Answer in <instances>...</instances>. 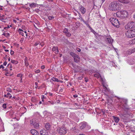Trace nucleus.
Instances as JSON below:
<instances>
[{
  "mask_svg": "<svg viewBox=\"0 0 135 135\" xmlns=\"http://www.w3.org/2000/svg\"><path fill=\"white\" fill-rule=\"evenodd\" d=\"M79 22H76V26L77 27H76V28H77L78 27V24H79Z\"/></svg>",
  "mask_w": 135,
  "mask_h": 135,
  "instance_id": "48",
  "label": "nucleus"
},
{
  "mask_svg": "<svg viewBox=\"0 0 135 135\" xmlns=\"http://www.w3.org/2000/svg\"><path fill=\"white\" fill-rule=\"evenodd\" d=\"M129 3V0H124L123 3Z\"/></svg>",
  "mask_w": 135,
  "mask_h": 135,
  "instance_id": "28",
  "label": "nucleus"
},
{
  "mask_svg": "<svg viewBox=\"0 0 135 135\" xmlns=\"http://www.w3.org/2000/svg\"><path fill=\"white\" fill-rule=\"evenodd\" d=\"M131 51L132 54L135 52V48H133L132 49H131Z\"/></svg>",
  "mask_w": 135,
  "mask_h": 135,
  "instance_id": "26",
  "label": "nucleus"
},
{
  "mask_svg": "<svg viewBox=\"0 0 135 135\" xmlns=\"http://www.w3.org/2000/svg\"><path fill=\"white\" fill-rule=\"evenodd\" d=\"M72 66H73V67L75 69L76 68V66L74 64L72 63L71 64Z\"/></svg>",
  "mask_w": 135,
  "mask_h": 135,
  "instance_id": "40",
  "label": "nucleus"
},
{
  "mask_svg": "<svg viewBox=\"0 0 135 135\" xmlns=\"http://www.w3.org/2000/svg\"><path fill=\"white\" fill-rule=\"evenodd\" d=\"M76 50L79 52H80L81 51V49L79 48H77L76 49Z\"/></svg>",
  "mask_w": 135,
  "mask_h": 135,
  "instance_id": "47",
  "label": "nucleus"
},
{
  "mask_svg": "<svg viewBox=\"0 0 135 135\" xmlns=\"http://www.w3.org/2000/svg\"><path fill=\"white\" fill-rule=\"evenodd\" d=\"M123 106L125 107V108L127 109H128V107H127V105L125 104V105H123Z\"/></svg>",
  "mask_w": 135,
  "mask_h": 135,
  "instance_id": "35",
  "label": "nucleus"
},
{
  "mask_svg": "<svg viewBox=\"0 0 135 135\" xmlns=\"http://www.w3.org/2000/svg\"><path fill=\"white\" fill-rule=\"evenodd\" d=\"M1 68L2 69H4V67L2 65H1L0 66V68Z\"/></svg>",
  "mask_w": 135,
  "mask_h": 135,
  "instance_id": "55",
  "label": "nucleus"
},
{
  "mask_svg": "<svg viewBox=\"0 0 135 135\" xmlns=\"http://www.w3.org/2000/svg\"><path fill=\"white\" fill-rule=\"evenodd\" d=\"M135 27V22H129L127 25L125 26V28L126 29H131Z\"/></svg>",
  "mask_w": 135,
  "mask_h": 135,
  "instance_id": "6",
  "label": "nucleus"
},
{
  "mask_svg": "<svg viewBox=\"0 0 135 135\" xmlns=\"http://www.w3.org/2000/svg\"><path fill=\"white\" fill-rule=\"evenodd\" d=\"M103 86L105 87L104 89L105 91H107L108 90V89L104 85H103Z\"/></svg>",
  "mask_w": 135,
  "mask_h": 135,
  "instance_id": "43",
  "label": "nucleus"
},
{
  "mask_svg": "<svg viewBox=\"0 0 135 135\" xmlns=\"http://www.w3.org/2000/svg\"><path fill=\"white\" fill-rule=\"evenodd\" d=\"M30 132L33 135H39V134L38 132L34 129H31L30 130Z\"/></svg>",
  "mask_w": 135,
  "mask_h": 135,
  "instance_id": "10",
  "label": "nucleus"
},
{
  "mask_svg": "<svg viewBox=\"0 0 135 135\" xmlns=\"http://www.w3.org/2000/svg\"><path fill=\"white\" fill-rule=\"evenodd\" d=\"M81 126H80V129L82 130L86 126V124L84 123H81L80 124Z\"/></svg>",
  "mask_w": 135,
  "mask_h": 135,
  "instance_id": "15",
  "label": "nucleus"
},
{
  "mask_svg": "<svg viewBox=\"0 0 135 135\" xmlns=\"http://www.w3.org/2000/svg\"><path fill=\"white\" fill-rule=\"evenodd\" d=\"M83 75H82L81 76H80L79 77H78V79L79 80H81L82 79V78H83Z\"/></svg>",
  "mask_w": 135,
  "mask_h": 135,
  "instance_id": "34",
  "label": "nucleus"
},
{
  "mask_svg": "<svg viewBox=\"0 0 135 135\" xmlns=\"http://www.w3.org/2000/svg\"><path fill=\"white\" fill-rule=\"evenodd\" d=\"M19 31H21H21L23 32V30L21 29V28H19Z\"/></svg>",
  "mask_w": 135,
  "mask_h": 135,
  "instance_id": "60",
  "label": "nucleus"
},
{
  "mask_svg": "<svg viewBox=\"0 0 135 135\" xmlns=\"http://www.w3.org/2000/svg\"><path fill=\"white\" fill-rule=\"evenodd\" d=\"M82 70L83 69L81 67L79 66H77L76 68L74 70V73H76V72H78Z\"/></svg>",
  "mask_w": 135,
  "mask_h": 135,
  "instance_id": "9",
  "label": "nucleus"
},
{
  "mask_svg": "<svg viewBox=\"0 0 135 135\" xmlns=\"http://www.w3.org/2000/svg\"><path fill=\"white\" fill-rule=\"evenodd\" d=\"M78 95L76 94H75L73 95V97L74 98H76L78 97Z\"/></svg>",
  "mask_w": 135,
  "mask_h": 135,
  "instance_id": "58",
  "label": "nucleus"
},
{
  "mask_svg": "<svg viewBox=\"0 0 135 135\" xmlns=\"http://www.w3.org/2000/svg\"><path fill=\"white\" fill-rule=\"evenodd\" d=\"M94 77L97 78H99L100 77V75L97 74H95L94 75Z\"/></svg>",
  "mask_w": 135,
  "mask_h": 135,
  "instance_id": "23",
  "label": "nucleus"
},
{
  "mask_svg": "<svg viewBox=\"0 0 135 135\" xmlns=\"http://www.w3.org/2000/svg\"><path fill=\"white\" fill-rule=\"evenodd\" d=\"M124 0H118V1L120 2L123 3Z\"/></svg>",
  "mask_w": 135,
  "mask_h": 135,
  "instance_id": "51",
  "label": "nucleus"
},
{
  "mask_svg": "<svg viewBox=\"0 0 135 135\" xmlns=\"http://www.w3.org/2000/svg\"><path fill=\"white\" fill-rule=\"evenodd\" d=\"M30 123L31 124H32L34 127L36 129H38L39 128V123L37 119L36 118L30 120Z\"/></svg>",
  "mask_w": 135,
  "mask_h": 135,
  "instance_id": "4",
  "label": "nucleus"
},
{
  "mask_svg": "<svg viewBox=\"0 0 135 135\" xmlns=\"http://www.w3.org/2000/svg\"><path fill=\"white\" fill-rule=\"evenodd\" d=\"M14 53V52L12 50H11V52H10V54L11 55H13V54Z\"/></svg>",
  "mask_w": 135,
  "mask_h": 135,
  "instance_id": "42",
  "label": "nucleus"
},
{
  "mask_svg": "<svg viewBox=\"0 0 135 135\" xmlns=\"http://www.w3.org/2000/svg\"><path fill=\"white\" fill-rule=\"evenodd\" d=\"M120 116L121 118L124 120L126 119V117L125 116V115L123 114H121L120 115Z\"/></svg>",
  "mask_w": 135,
  "mask_h": 135,
  "instance_id": "18",
  "label": "nucleus"
},
{
  "mask_svg": "<svg viewBox=\"0 0 135 135\" xmlns=\"http://www.w3.org/2000/svg\"><path fill=\"white\" fill-rule=\"evenodd\" d=\"M45 126V128L47 130H49L51 127V124L49 123H46Z\"/></svg>",
  "mask_w": 135,
  "mask_h": 135,
  "instance_id": "12",
  "label": "nucleus"
},
{
  "mask_svg": "<svg viewBox=\"0 0 135 135\" xmlns=\"http://www.w3.org/2000/svg\"><path fill=\"white\" fill-rule=\"evenodd\" d=\"M126 35L127 37L132 38L135 37V29H133L128 30L126 33Z\"/></svg>",
  "mask_w": 135,
  "mask_h": 135,
  "instance_id": "2",
  "label": "nucleus"
},
{
  "mask_svg": "<svg viewBox=\"0 0 135 135\" xmlns=\"http://www.w3.org/2000/svg\"><path fill=\"white\" fill-rule=\"evenodd\" d=\"M109 20L113 26L117 27H118L119 22L117 19L112 17L110 18Z\"/></svg>",
  "mask_w": 135,
  "mask_h": 135,
  "instance_id": "5",
  "label": "nucleus"
},
{
  "mask_svg": "<svg viewBox=\"0 0 135 135\" xmlns=\"http://www.w3.org/2000/svg\"><path fill=\"white\" fill-rule=\"evenodd\" d=\"M25 65L26 66H27L29 65V64L28 61H25Z\"/></svg>",
  "mask_w": 135,
  "mask_h": 135,
  "instance_id": "30",
  "label": "nucleus"
},
{
  "mask_svg": "<svg viewBox=\"0 0 135 135\" xmlns=\"http://www.w3.org/2000/svg\"><path fill=\"white\" fill-rule=\"evenodd\" d=\"M63 89L62 88H61L59 90V92H62L63 91Z\"/></svg>",
  "mask_w": 135,
  "mask_h": 135,
  "instance_id": "49",
  "label": "nucleus"
},
{
  "mask_svg": "<svg viewBox=\"0 0 135 135\" xmlns=\"http://www.w3.org/2000/svg\"><path fill=\"white\" fill-rule=\"evenodd\" d=\"M114 120L116 123H118L119 120V118L118 117H115L114 116L113 117Z\"/></svg>",
  "mask_w": 135,
  "mask_h": 135,
  "instance_id": "16",
  "label": "nucleus"
},
{
  "mask_svg": "<svg viewBox=\"0 0 135 135\" xmlns=\"http://www.w3.org/2000/svg\"><path fill=\"white\" fill-rule=\"evenodd\" d=\"M20 34H21L22 36H23V32H20Z\"/></svg>",
  "mask_w": 135,
  "mask_h": 135,
  "instance_id": "57",
  "label": "nucleus"
},
{
  "mask_svg": "<svg viewBox=\"0 0 135 135\" xmlns=\"http://www.w3.org/2000/svg\"><path fill=\"white\" fill-rule=\"evenodd\" d=\"M45 68V66L44 65L42 66L41 67V68L42 69H44Z\"/></svg>",
  "mask_w": 135,
  "mask_h": 135,
  "instance_id": "53",
  "label": "nucleus"
},
{
  "mask_svg": "<svg viewBox=\"0 0 135 135\" xmlns=\"http://www.w3.org/2000/svg\"><path fill=\"white\" fill-rule=\"evenodd\" d=\"M122 7L121 4L119 2L115 1L112 2L109 6V9L112 11H116L120 10Z\"/></svg>",
  "mask_w": 135,
  "mask_h": 135,
  "instance_id": "1",
  "label": "nucleus"
},
{
  "mask_svg": "<svg viewBox=\"0 0 135 135\" xmlns=\"http://www.w3.org/2000/svg\"><path fill=\"white\" fill-rule=\"evenodd\" d=\"M40 135H49L48 132L45 129H43L40 132Z\"/></svg>",
  "mask_w": 135,
  "mask_h": 135,
  "instance_id": "8",
  "label": "nucleus"
},
{
  "mask_svg": "<svg viewBox=\"0 0 135 135\" xmlns=\"http://www.w3.org/2000/svg\"><path fill=\"white\" fill-rule=\"evenodd\" d=\"M2 47H3V48L4 49H6V47H5L4 46H3H3H2Z\"/></svg>",
  "mask_w": 135,
  "mask_h": 135,
  "instance_id": "63",
  "label": "nucleus"
},
{
  "mask_svg": "<svg viewBox=\"0 0 135 135\" xmlns=\"http://www.w3.org/2000/svg\"><path fill=\"white\" fill-rule=\"evenodd\" d=\"M40 71L39 70H37L36 71H35V73H40Z\"/></svg>",
  "mask_w": 135,
  "mask_h": 135,
  "instance_id": "38",
  "label": "nucleus"
},
{
  "mask_svg": "<svg viewBox=\"0 0 135 135\" xmlns=\"http://www.w3.org/2000/svg\"><path fill=\"white\" fill-rule=\"evenodd\" d=\"M132 43L135 44V38L132 40Z\"/></svg>",
  "mask_w": 135,
  "mask_h": 135,
  "instance_id": "46",
  "label": "nucleus"
},
{
  "mask_svg": "<svg viewBox=\"0 0 135 135\" xmlns=\"http://www.w3.org/2000/svg\"><path fill=\"white\" fill-rule=\"evenodd\" d=\"M105 40L106 42L108 43H110L111 42V40L110 38H107Z\"/></svg>",
  "mask_w": 135,
  "mask_h": 135,
  "instance_id": "20",
  "label": "nucleus"
},
{
  "mask_svg": "<svg viewBox=\"0 0 135 135\" xmlns=\"http://www.w3.org/2000/svg\"><path fill=\"white\" fill-rule=\"evenodd\" d=\"M11 62L14 64H16L18 63V62L16 60H12L11 61Z\"/></svg>",
  "mask_w": 135,
  "mask_h": 135,
  "instance_id": "19",
  "label": "nucleus"
},
{
  "mask_svg": "<svg viewBox=\"0 0 135 135\" xmlns=\"http://www.w3.org/2000/svg\"><path fill=\"white\" fill-rule=\"evenodd\" d=\"M7 62L6 61H5L4 62L3 65L4 66H6L7 65Z\"/></svg>",
  "mask_w": 135,
  "mask_h": 135,
  "instance_id": "52",
  "label": "nucleus"
},
{
  "mask_svg": "<svg viewBox=\"0 0 135 135\" xmlns=\"http://www.w3.org/2000/svg\"><path fill=\"white\" fill-rule=\"evenodd\" d=\"M85 81L86 82H87L88 81V79L87 78H85Z\"/></svg>",
  "mask_w": 135,
  "mask_h": 135,
  "instance_id": "54",
  "label": "nucleus"
},
{
  "mask_svg": "<svg viewBox=\"0 0 135 135\" xmlns=\"http://www.w3.org/2000/svg\"><path fill=\"white\" fill-rule=\"evenodd\" d=\"M18 77H20L21 78H22V74H18L17 75Z\"/></svg>",
  "mask_w": 135,
  "mask_h": 135,
  "instance_id": "32",
  "label": "nucleus"
},
{
  "mask_svg": "<svg viewBox=\"0 0 135 135\" xmlns=\"http://www.w3.org/2000/svg\"><path fill=\"white\" fill-rule=\"evenodd\" d=\"M29 6L31 8L34 7L36 6V4L35 3H29Z\"/></svg>",
  "mask_w": 135,
  "mask_h": 135,
  "instance_id": "17",
  "label": "nucleus"
},
{
  "mask_svg": "<svg viewBox=\"0 0 135 135\" xmlns=\"http://www.w3.org/2000/svg\"><path fill=\"white\" fill-rule=\"evenodd\" d=\"M7 66L8 67H9L10 68H11L12 67V66L11 65V64L10 63L8 64Z\"/></svg>",
  "mask_w": 135,
  "mask_h": 135,
  "instance_id": "36",
  "label": "nucleus"
},
{
  "mask_svg": "<svg viewBox=\"0 0 135 135\" xmlns=\"http://www.w3.org/2000/svg\"><path fill=\"white\" fill-rule=\"evenodd\" d=\"M39 45H41V46L42 47L44 45V44L43 43H40Z\"/></svg>",
  "mask_w": 135,
  "mask_h": 135,
  "instance_id": "56",
  "label": "nucleus"
},
{
  "mask_svg": "<svg viewBox=\"0 0 135 135\" xmlns=\"http://www.w3.org/2000/svg\"><path fill=\"white\" fill-rule=\"evenodd\" d=\"M54 17L53 16H48V18L49 20H51L53 19L54 18Z\"/></svg>",
  "mask_w": 135,
  "mask_h": 135,
  "instance_id": "24",
  "label": "nucleus"
},
{
  "mask_svg": "<svg viewBox=\"0 0 135 135\" xmlns=\"http://www.w3.org/2000/svg\"><path fill=\"white\" fill-rule=\"evenodd\" d=\"M7 96H8V97L9 96V98H11V97H12V96L11 95V94L10 93H7Z\"/></svg>",
  "mask_w": 135,
  "mask_h": 135,
  "instance_id": "29",
  "label": "nucleus"
},
{
  "mask_svg": "<svg viewBox=\"0 0 135 135\" xmlns=\"http://www.w3.org/2000/svg\"><path fill=\"white\" fill-rule=\"evenodd\" d=\"M6 104H3V105H2V107L4 109H5L6 108Z\"/></svg>",
  "mask_w": 135,
  "mask_h": 135,
  "instance_id": "33",
  "label": "nucleus"
},
{
  "mask_svg": "<svg viewBox=\"0 0 135 135\" xmlns=\"http://www.w3.org/2000/svg\"><path fill=\"white\" fill-rule=\"evenodd\" d=\"M86 26L89 28H91L90 26L89 25V24L88 23L86 24Z\"/></svg>",
  "mask_w": 135,
  "mask_h": 135,
  "instance_id": "59",
  "label": "nucleus"
},
{
  "mask_svg": "<svg viewBox=\"0 0 135 135\" xmlns=\"http://www.w3.org/2000/svg\"><path fill=\"white\" fill-rule=\"evenodd\" d=\"M6 90L7 91L10 92H11L12 91V90L9 88H7Z\"/></svg>",
  "mask_w": 135,
  "mask_h": 135,
  "instance_id": "31",
  "label": "nucleus"
},
{
  "mask_svg": "<svg viewBox=\"0 0 135 135\" xmlns=\"http://www.w3.org/2000/svg\"><path fill=\"white\" fill-rule=\"evenodd\" d=\"M131 51V49H129L127 51V54L129 55L131 54H132V53Z\"/></svg>",
  "mask_w": 135,
  "mask_h": 135,
  "instance_id": "25",
  "label": "nucleus"
},
{
  "mask_svg": "<svg viewBox=\"0 0 135 135\" xmlns=\"http://www.w3.org/2000/svg\"><path fill=\"white\" fill-rule=\"evenodd\" d=\"M51 80L54 81H56L57 82L59 81V80L57 78L54 77H53L51 78Z\"/></svg>",
  "mask_w": 135,
  "mask_h": 135,
  "instance_id": "22",
  "label": "nucleus"
},
{
  "mask_svg": "<svg viewBox=\"0 0 135 135\" xmlns=\"http://www.w3.org/2000/svg\"><path fill=\"white\" fill-rule=\"evenodd\" d=\"M105 110L104 109H102V113L103 114H104L105 113Z\"/></svg>",
  "mask_w": 135,
  "mask_h": 135,
  "instance_id": "45",
  "label": "nucleus"
},
{
  "mask_svg": "<svg viewBox=\"0 0 135 135\" xmlns=\"http://www.w3.org/2000/svg\"><path fill=\"white\" fill-rule=\"evenodd\" d=\"M5 36L6 37H8L9 36V33H6Z\"/></svg>",
  "mask_w": 135,
  "mask_h": 135,
  "instance_id": "39",
  "label": "nucleus"
},
{
  "mask_svg": "<svg viewBox=\"0 0 135 135\" xmlns=\"http://www.w3.org/2000/svg\"><path fill=\"white\" fill-rule=\"evenodd\" d=\"M29 76L30 77H32V74H30L29 75Z\"/></svg>",
  "mask_w": 135,
  "mask_h": 135,
  "instance_id": "61",
  "label": "nucleus"
},
{
  "mask_svg": "<svg viewBox=\"0 0 135 135\" xmlns=\"http://www.w3.org/2000/svg\"><path fill=\"white\" fill-rule=\"evenodd\" d=\"M56 49V47H53L52 49V50L53 51H55Z\"/></svg>",
  "mask_w": 135,
  "mask_h": 135,
  "instance_id": "37",
  "label": "nucleus"
},
{
  "mask_svg": "<svg viewBox=\"0 0 135 135\" xmlns=\"http://www.w3.org/2000/svg\"><path fill=\"white\" fill-rule=\"evenodd\" d=\"M44 96L43 95V96H42V98L41 99H42V101H44Z\"/></svg>",
  "mask_w": 135,
  "mask_h": 135,
  "instance_id": "62",
  "label": "nucleus"
},
{
  "mask_svg": "<svg viewBox=\"0 0 135 135\" xmlns=\"http://www.w3.org/2000/svg\"><path fill=\"white\" fill-rule=\"evenodd\" d=\"M133 60H129L128 61V62L129 63V64L130 65H132L134 64V62L132 61Z\"/></svg>",
  "mask_w": 135,
  "mask_h": 135,
  "instance_id": "27",
  "label": "nucleus"
},
{
  "mask_svg": "<svg viewBox=\"0 0 135 135\" xmlns=\"http://www.w3.org/2000/svg\"><path fill=\"white\" fill-rule=\"evenodd\" d=\"M40 42H36L35 44H34V46H36L37 45H38V44H39Z\"/></svg>",
  "mask_w": 135,
  "mask_h": 135,
  "instance_id": "41",
  "label": "nucleus"
},
{
  "mask_svg": "<svg viewBox=\"0 0 135 135\" xmlns=\"http://www.w3.org/2000/svg\"><path fill=\"white\" fill-rule=\"evenodd\" d=\"M4 100L2 99H0V104L3 102Z\"/></svg>",
  "mask_w": 135,
  "mask_h": 135,
  "instance_id": "44",
  "label": "nucleus"
},
{
  "mask_svg": "<svg viewBox=\"0 0 135 135\" xmlns=\"http://www.w3.org/2000/svg\"><path fill=\"white\" fill-rule=\"evenodd\" d=\"M74 61L76 62H78L80 61V58L79 56L78 55L76 56H75V57L74 58Z\"/></svg>",
  "mask_w": 135,
  "mask_h": 135,
  "instance_id": "13",
  "label": "nucleus"
},
{
  "mask_svg": "<svg viewBox=\"0 0 135 135\" xmlns=\"http://www.w3.org/2000/svg\"><path fill=\"white\" fill-rule=\"evenodd\" d=\"M80 10L81 13L83 14H84L86 11V9L82 6L81 8H80Z\"/></svg>",
  "mask_w": 135,
  "mask_h": 135,
  "instance_id": "14",
  "label": "nucleus"
},
{
  "mask_svg": "<svg viewBox=\"0 0 135 135\" xmlns=\"http://www.w3.org/2000/svg\"><path fill=\"white\" fill-rule=\"evenodd\" d=\"M4 97H8V96H7V94H5L4 95Z\"/></svg>",
  "mask_w": 135,
  "mask_h": 135,
  "instance_id": "64",
  "label": "nucleus"
},
{
  "mask_svg": "<svg viewBox=\"0 0 135 135\" xmlns=\"http://www.w3.org/2000/svg\"><path fill=\"white\" fill-rule=\"evenodd\" d=\"M70 55L73 57L74 58L75 57V56H77V55L75 54L74 53L72 52H70Z\"/></svg>",
  "mask_w": 135,
  "mask_h": 135,
  "instance_id": "21",
  "label": "nucleus"
},
{
  "mask_svg": "<svg viewBox=\"0 0 135 135\" xmlns=\"http://www.w3.org/2000/svg\"><path fill=\"white\" fill-rule=\"evenodd\" d=\"M66 130L65 127L62 126L57 128V132L60 135H64L66 133Z\"/></svg>",
  "mask_w": 135,
  "mask_h": 135,
  "instance_id": "3",
  "label": "nucleus"
},
{
  "mask_svg": "<svg viewBox=\"0 0 135 135\" xmlns=\"http://www.w3.org/2000/svg\"><path fill=\"white\" fill-rule=\"evenodd\" d=\"M64 33L66 34V36L69 37L71 36V35L70 32H68V30L66 28H65L63 31Z\"/></svg>",
  "mask_w": 135,
  "mask_h": 135,
  "instance_id": "7",
  "label": "nucleus"
},
{
  "mask_svg": "<svg viewBox=\"0 0 135 135\" xmlns=\"http://www.w3.org/2000/svg\"><path fill=\"white\" fill-rule=\"evenodd\" d=\"M120 13L121 15H123V16L124 17H127L128 16V13L127 11H120Z\"/></svg>",
  "mask_w": 135,
  "mask_h": 135,
  "instance_id": "11",
  "label": "nucleus"
},
{
  "mask_svg": "<svg viewBox=\"0 0 135 135\" xmlns=\"http://www.w3.org/2000/svg\"><path fill=\"white\" fill-rule=\"evenodd\" d=\"M35 85L36 86L35 88H36L38 87V86H37L38 83L37 82H36L35 83Z\"/></svg>",
  "mask_w": 135,
  "mask_h": 135,
  "instance_id": "50",
  "label": "nucleus"
}]
</instances>
